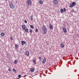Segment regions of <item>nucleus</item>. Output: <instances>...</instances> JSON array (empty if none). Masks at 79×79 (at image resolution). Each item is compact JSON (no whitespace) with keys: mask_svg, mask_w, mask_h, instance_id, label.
Wrapping results in <instances>:
<instances>
[{"mask_svg":"<svg viewBox=\"0 0 79 79\" xmlns=\"http://www.w3.org/2000/svg\"><path fill=\"white\" fill-rule=\"evenodd\" d=\"M17 79H19V78H18Z\"/></svg>","mask_w":79,"mask_h":79,"instance_id":"35","label":"nucleus"},{"mask_svg":"<svg viewBox=\"0 0 79 79\" xmlns=\"http://www.w3.org/2000/svg\"><path fill=\"white\" fill-rule=\"evenodd\" d=\"M30 27L32 29H34V26H33L32 25H30Z\"/></svg>","mask_w":79,"mask_h":79,"instance_id":"22","label":"nucleus"},{"mask_svg":"<svg viewBox=\"0 0 79 79\" xmlns=\"http://www.w3.org/2000/svg\"><path fill=\"white\" fill-rule=\"evenodd\" d=\"M39 59L40 60H41V57H39Z\"/></svg>","mask_w":79,"mask_h":79,"instance_id":"32","label":"nucleus"},{"mask_svg":"<svg viewBox=\"0 0 79 79\" xmlns=\"http://www.w3.org/2000/svg\"><path fill=\"white\" fill-rule=\"evenodd\" d=\"M22 27L23 29H26V26H25V25H23L22 26Z\"/></svg>","mask_w":79,"mask_h":79,"instance_id":"11","label":"nucleus"},{"mask_svg":"<svg viewBox=\"0 0 79 79\" xmlns=\"http://www.w3.org/2000/svg\"><path fill=\"white\" fill-rule=\"evenodd\" d=\"M31 72H34V69L33 68H31Z\"/></svg>","mask_w":79,"mask_h":79,"instance_id":"19","label":"nucleus"},{"mask_svg":"<svg viewBox=\"0 0 79 79\" xmlns=\"http://www.w3.org/2000/svg\"><path fill=\"white\" fill-rule=\"evenodd\" d=\"M25 31L26 32H28V29L26 28V29H25Z\"/></svg>","mask_w":79,"mask_h":79,"instance_id":"23","label":"nucleus"},{"mask_svg":"<svg viewBox=\"0 0 79 79\" xmlns=\"http://www.w3.org/2000/svg\"><path fill=\"white\" fill-rule=\"evenodd\" d=\"M10 40H13V38H12V37H10Z\"/></svg>","mask_w":79,"mask_h":79,"instance_id":"29","label":"nucleus"},{"mask_svg":"<svg viewBox=\"0 0 79 79\" xmlns=\"http://www.w3.org/2000/svg\"><path fill=\"white\" fill-rule=\"evenodd\" d=\"M46 44L48 45H49V43L48 42H47Z\"/></svg>","mask_w":79,"mask_h":79,"instance_id":"34","label":"nucleus"},{"mask_svg":"<svg viewBox=\"0 0 79 79\" xmlns=\"http://www.w3.org/2000/svg\"><path fill=\"white\" fill-rule=\"evenodd\" d=\"M32 61L34 63V64H36V62H35L36 61L35 59L33 60Z\"/></svg>","mask_w":79,"mask_h":79,"instance_id":"13","label":"nucleus"},{"mask_svg":"<svg viewBox=\"0 0 79 79\" xmlns=\"http://www.w3.org/2000/svg\"><path fill=\"white\" fill-rule=\"evenodd\" d=\"M71 11L72 13H73V12H74V10L72 9L71 10Z\"/></svg>","mask_w":79,"mask_h":79,"instance_id":"30","label":"nucleus"},{"mask_svg":"<svg viewBox=\"0 0 79 79\" xmlns=\"http://www.w3.org/2000/svg\"><path fill=\"white\" fill-rule=\"evenodd\" d=\"M27 4L28 5H32V2L30 0H28L27 1Z\"/></svg>","mask_w":79,"mask_h":79,"instance_id":"3","label":"nucleus"},{"mask_svg":"<svg viewBox=\"0 0 79 79\" xmlns=\"http://www.w3.org/2000/svg\"><path fill=\"white\" fill-rule=\"evenodd\" d=\"M62 30L64 32V33H67V30H66V28L64 27H63L62 28Z\"/></svg>","mask_w":79,"mask_h":79,"instance_id":"5","label":"nucleus"},{"mask_svg":"<svg viewBox=\"0 0 79 79\" xmlns=\"http://www.w3.org/2000/svg\"><path fill=\"white\" fill-rule=\"evenodd\" d=\"M61 47H62V48H63V47H64V44H63V43H62L61 44Z\"/></svg>","mask_w":79,"mask_h":79,"instance_id":"17","label":"nucleus"},{"mask_svg":"<svg viewBox=\"0 0 79 79\" xmlns=\"http://www.w3.org/2000/svg\"><path fill=\"white\" fill-rule=\"evenodd\" d=\"M1 36L3 37L5 35V33L4 32L2 33L1 34Z\"/></svg>","mask_w":79,"mask_h":79,"instance_id":"16","label":"nucleus"},{"mask_svg":"<svg viewBox=\"0 0 79 79\" xmlns=\"http://www.w3.org/2000/svg\"><path fill=\"white\" fill-rule=\"evenodd\" d=\"M21 42L22 43V45H23L24 44H26V41H21Z\"/></svg>","mask_w":79,"mask_h":79,"instance_id":"7","label":"nucleus"},{"mask_svg":"<svg viewBox=\"0 0 79 79\" xmlns=\"http://www.w3.org/2000/svg\"><path fill=\"white\" fill-rule=\"evenodd\" d=\"M8 71H11V68H9L8 69Z\"/></svg>","mask_w":79,"mask_h":79,"instance_id":"31","label":"nucleus"},{"mask_svg":"<svg viewBox=\"0 0 79 79\" xmlns=\"http://www.w3.org/2000/svg\"><path fill=\"white\" fill-rule=\"evenodd\" d=\"M35 31L36 32H38V29H37V28H36Z\"/></svg>","mask_w":79,"mask_h":79,"instance_id":"25","label":"nucleus"},{"mask_svg":"<svg viewBox=\"0 0 79 79\" xmlns=\"http://www.w3.org/2000/svg\"><path fill=\"white\" fill-rule=\"evenodd\" d=\"M31 20H33V15H31Z\"/></svg>","mask_w":79,"mask_h":79,"instance_id":"24","label":"nucleus"},{"mask_svg":"<svg viewBox=\"0 0 79 79\" xmlns=\"http://www.w3.org/2000/svg\"><path fill=\"white\" fill-rule=\"evenodd\" d=\"M18 45L17 44H15V48H18Z\"/></svg>","mask_w":79,"mask_h":79,"instance_id":"21","label":"nucleus"},{"mask_svg":"<svg viewBox=\"0 0 79 79\" xmlns=\"http://www.w3.org/2000/svg\"><path fill=\"white\" fill-rule=\"evenodd\" d=\"M23 51V49H22L20 48L19 49V52H20V53H21Z\"/></svg>","mask_w":79,"mask_h":79,"instance_id":"12","label":"nucleus"},{"mask_svg":"<svg viewBox=\"0 0 79 79\" xmlns=\"http://www.w3.org/2000/svg\"><path fill=\"white\" fill-rule=\"evenodd\" d=\"M10 8H12V9H13L14 8V5L13 4V3L12 2H11L10 3Z\"/></svg>","mask_w":79,"mask_h":79,"instance_id":"4","label":"nucleus"},{"mask_svg":"<svg viewBox=\"0 0 79 79\" xmlns=\"http://www.w3.org/2000/svg\"><path fill=\"white\" fill-rule=\"evenodd\" d=\"M64 10L63 9H60V12L61 13H63Z\"/></svg>","mask_w":79,"mask_h":79,"instance_id":"20","label":"nucleus"},{"mask_svg":"<svg viewBox=\"0 0 79 79\" xmlns=\"http://www.w3.org/2000/svg\"><path fill=\"white\" fill-rule=\"evenodd\" d=\"M52 1L54 4H57L58 3V1L57 0H53Z\"/></svg>","mask_w":79,"mask_h":79,"instance_id":"6","label":"nucleus"},{"mask_svg":"<svg viewBox=\"0 0 79 79\" xmlns=\"http://www.w3.org/2000/svg\"><path fill=\"white\" fill-rule=\"evenodd\" d=\"M25 54L27 56H28V55H29V51H27L25 52Z\"/></svg>","mask_w":79,"mask_h":79,"instance_id":"8","label":"nucleus"},{"mask_svg":"<svg viewBox=\"0 0 79 79\" xmlns=\"http://www.w3.org/2000/svg\"><path fill=\"white\" fill-rule=\"evenodd\" d=\"M39 4H43V1L41 0H39Z\"/></svg>","mask_w":79,"mask_h":79,"instance_id":"10","label":"nucleus"},{"mask_svg":"<svg viewBox=\"0 0 79 79\" xmlns=\"http://www.w3.org/2000/svg\"><path fill=\"white\" fill-rule=\"evenodd\" d=\"M13 71H14V72H15V73H16V72L17 71L15 70V69H13Z\"/></svg>","mask_w":79,"mask_h":79,"instance_id":"18","label":"nucleus"},{"mask_svg":"<svg viewBox=\"0 0 79 79\" xmlns=\"http://www.w3.org/2000/svg\"><path fill=\"white\" fill-rule=\"evenodd\" d=\"M6 1H7V0H6Z\"/></svg>","mask_w":79,"mask_h":79,"instance_id":"36","label":"nucleus"},{"mask_svg":"<svg viewBox=\"0 0 79 79\" xmlns=\"http://www.w3.org/2000/svg\"><path fill=\"white\" fill-rule=\"evenodd\" d=\"M49 27L51 29H53V26H52V25L50 24L49 25Z\"/></svg>","mask_w":79,"mask_h":79,"instance_id":"14","label":"nucleus"},{"mask_svg":"<svg viewBox=\"0 0 79 79\" xmlns=\"http://www.w3.org/2000/svg\"><path fill=\"white\" fill-rule=\"evenodd\" d=\"M78 79H79V78H78Z\"/></svg>","mask_w":79,"mask_h":79,"instance_id":"39","label":"nucleus"},{"mask_svg":"<svg viewBox=\"0 0 79 79\" xmlns=\"http://www.w3.org/2000/svg\"><path fill=\"white\" fill-rule=\"evenodd\" d=\"M14 63L15 64H16L17 63H18V61H17V60H15L14 62Z\"/></svg>","mask_w":79,"mask_h":79,"instance_id":"15","label":"nucleus"},{"mask_svg":"<svg viewBox=\"0 0 79 79\" xmlns=\"http://www.w3.org/2000/svg\"><path fill=\"white\" fill-rule=\"evenodd\" d=\"M25 77H26V76H25Z\"/></svg>","mask_w":79,"mask_h":79,"instance_id":"38","label":"nucleus"},{"mask_svg":"<svg viewBox=\"0 0 79 79\" xmlns=\"http://www.w3.org/2000/svg\"><path fill=\"white\" fill-rule=\"evenodd\" d=\"M46 62V59L45 58H44L43 60L42 63H45Z\"/></svg>","mask_w":79,"mask_h":79,"instance_id":"9","label":"nucleus"},{"mask_svg":"<svg viewBox=\"0 0 79 79\" xmlns=\"http://www.w3.org/2000/svg\"><path fill=\"white\" fill-rule=\"evenodd\" d=\"M42 29L43 31H44V34H46V32H47V27L45 26V25H44L42 27Z\"/></svg>","mask_w":79,"mask_h":79,"instance_id":"1","label":"nucleus"},{"mask_svg":"<svg viewBox=\"0 0 79 79\" xmlns=\"http://www.w3.org/2000/svg\"><path fill=\"white\" fill-rule=\"evenodd\" d=\"M76 5V2H73L72 4H70V8H73V6H74Z\"/></svg>","mask_w":79,"mask_h":79,"instance_id":"2","label":"nucleus"},{"mask_svg":"<svg viewBox=\"0 0 79 79\" xmlns=\"http://www.w3.org/2000/svg\"><path fill=\"white\" fill-rule=\"evenodd\" d=\"M30 33H32V30L31 29L30 30Z\"/></svg>","mask_w":79,"mask_h":79,"instance_id":"26","label":"nucleus"},{"mask_svg":"<svg viewBox=\"0 0 79 79\" xmlns=\"http://www.w3.org/2000/svg\"><path fill=\"white\" fill-rule=\"evenodd\" d=\"M21 75H19L18 76V77L19 78H21Z\"/></svg>","mask_w":79,"mask_h":79,"instance_id":"28","label":"nucleus"},{"mask_svg":"<svg viewBox=\"0 0 79 79\" xmlns=\"http://www.w3.org/2000/svg\"><path fill=\"white\" fill-rule=\"evenodd\" d=\"M64 12H66V9H65V8H64Z\"/></svg>","mask_w":79,"mask_h":79,"instance_id":"27","label":"nucleus"},{"mask_svg":"<svg viewBox=\"0 0 79 79\" xmlns=\"http://www.w3.org/2000/svg\"><path fill=\"white\" fill-rule=\"evenodd\" d=\"M78 76H79V75H78Z\"/></svg>","mask_w":79,"mask_h":79,"instance_id":"37","label":"nucleus"},{"mask_svg":"<svg viewBox=\"0 0 79 79\" xmlns=\"http://www.w3.org/2000/svg\"><path fill=\"white\" fill-rule=\"evenodd\" d=\"M24 22H25V23H27V20H25Z\"/></svg>","mask_w":79,"mask_h":79,"instance_id":"33","label":"nucleus"}]
</instances>
